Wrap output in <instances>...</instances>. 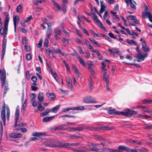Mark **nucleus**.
<instances>
[{
    "instance_id": "54",
    "label": "nucleus",
    "mask_w": 152,
    "mask_h": 152,
    "mask_svg": "<svg viewBox=\"0 0 152 152\" xmlns=\"http://www.w3.org/2000/svg\"><path fill=\"white\" fill-rule=\"evenodd\" d=\"M76 40L77 42L79 43L81 45H83V43L82 41L80 40L79 38H76Z\"/></svg>"
},
{
    "instance_id": "38",
    "label": "nucleus",
    "mask_w": 152,
    "mask_h": 152,
    "mask_svg": "<svg viewBox=\"0 0 152 152\" xmlns=\"http://www.w3.org/2000/svg\"><path fill=\"white\" fill-rule=\"evenodd\" d=\"M19 110H16L15 113V119H19Z\"/></svg>"
},
{
    "instance_id": "29",
    "label": "nucleus",
    "mask_w": 152,
    "mask_h": 152,
    "mask_svg": "<svg viewBox=\"0 0 152 152\" xmlns=\"http://www.w3.org/2000/svg\"><path fill=\"white\" fill-rule=\"evenodd\" d=\"M16 11L17 12H20L23 10L22 6L20 4L18 5L16 9Z\"/></svg>"
},
{
    "instance_id": "56",
    "label": "nucleus",
    "mask_w": 152,
    "mask_h": 152,
    "mask_svg": "<svg viewBox=\"0 0 152 152\" xmlns=\"http://www.w3.org/2000/svg\"><path fill=\"white\" fill-rule=\"evenodd\" d=\"M75 32L78 35H79V37H82V36H83V34L81 33H80L79 31L77 29H76V30H75Z\"/></svg>"
},
{
    "instance_id": "33",
    "label": "nucleus",
    "mask_w": 152,
    "mask_h": 152,
    "mask_svg": "<svg viewBox=\"0 0 152 152\" xmlns=\"http://www.w3.org/2000/svg\"><path fill=\"white\" fill-rule=\"evenodd\" d=\"M54 32L55 33V35H61V31L58 28H56L54 31Z\"/></svg>"
},
{
    "instance_id": "7",
    "label": "nucleus",
    "mask_w": 152,
    "mask_h": 152,
    "mask_svg": "<svg viewBox=\"0 0 152 152\" xmlns=\"http://www.w3.org/2000/svg\"><path fill=\"white\" fill-rule=\"evenodd\" d=\"M142 50L145 52L150 51V49L149 48L146 46V43L145 40L142 42Z\"/></svg>"
},
{
    "instance_id": "44",
    "label": "nucleus",
    "mask_w": 152,
    "mask_h": 152,
    "mask_svg": "<svg viewBox=\"0 0 152 152\" xmlns=\"http://www.w3.org/2000/svg\"><path fill=\"white\" fill-rule=\"evenodd\" d=\"M107 69H102L101 70L102 76L106 75H108L107 74Z\"/></svg>"
},
{
    "instance_id": "43",
    "label": "nucleus",
    "mask_w": 152,
    "mask_h": 152,
    "mask_svg": "<svg viewBox=\"0 0 152 152\" xmlns=\"http://www.w3.org/2000/svg\"><path fill=\"white\" fill-rule=\"evenodd\" d=\"M49 41L48 39H45L44 43V46L45 47H48V46Z\"/></svg>"
},
{
    "instance_id": "12",
    "label": "nucleus",
    "mask_w": 152,
    "mask_h": 152,
    "mask_svg": "<svg viewBox=\"0 0 152 152\" xmlns=\"http://www.w3.org/2000/svg\"><path fill=\"white\" fill-rule=\"evenodd\" d=\"M55 117V116H53L50 117H47L44 118L42 120L43 122H46L52 120Z\"/></svg>"
},
{
    "instance_id": "22",
    "label": "nucleus",
    "mask_w": 152,
    "mask_h": 152,
    "mask_svg": "<svg viewBox=\"0 0 152 152\" xmlns=\"http://www.w3.org/2000/svg\"><path fill=\"white\" fill-rule=\"evenodd\" d=\"M60 107V105H57L55 107H53L52 110H50V112L54 113H56Z\"/></svg>"
},
{
    "instance_id": "39",
    "label": "nucleus",
    "mask_w": 152,
    "mask_h": 152,
    "mask_svg": "<svg viewBox=\"0 0 152 152\" xmlns=\"http://www.w3.org/2000/svg\"><path fill=\"white\" fill-rule=\"evenodd\" d=\"M22 42L23 45H26L27 44V41L26 37H23L22 39Z\"/></svg>"
},
{
    "instance_id": "36",
    "label": "nucleus",
    "mask_w": 152,
    "mask_h": 152,
    "mask_svg": "<svg viewBox=\"0 0 152 152\" xmlns=\"http://www.w3.org/2000/svg\"><path fill=\"white\" fill-rule=\"evenodd\" d=\"M73 110H85V107L83 106H81L80 107H75L73 108Z\"/></svg>"
},
{
    "instance_id": "9",
    "label": "nucleus",
    "mask_w": 152,
    "mask_h": 152,
    "mask_svg": "<svg viewBox=\"0 0 152 152\" xmlns=\"http://www.w3.org/2000/svg\"><path fill=\"white\" fill-rule=\"evenodd\" d=\"M46 95L49 98V100L51 101H53L56 97L55 94L53 93H47Z\"/></svg>"
},
{
    "instance_id": "24",
    "label": "nucleus",
    "mask_w": 152,
    "mask_h": 152,
    "mask_svg": "<svg viewBox=\"0 0 152 152\" xmlns=\"http://www.w3.org/2000/svg\"><path fill=\"white\" fill-rule=\"evenodd\" d=\"M50 112V111L49 109H47L44 112L41 113V116L43 117L45 115H48V113Z\"/></svg>"
},
{
    "instance_id": "64",
    "label": "nucleus",
    "mask_w": 152,
    "mask_h": 152,
    "mask_svg": "<svg viewBox=\"0 0 152 152\" xmlns=\"http://www.w3.org/2000/svg\"><path fill=\"white\" fill-rule=\"evenodd\" d=\"M144 129H152V125L145 127Z\"/></svg>"
},
{
    "instance_id": "3",
    "label": "nucleus",
    "mask_w": 152,
    "mask_h": 152,
    "mask_svg": "<svg viewBox=\"0 0 152 152\" xmlns=\"http://www.w3.org/2000/svg\"><path fill=\"white\" fill-rule=\"evenodd\" d=\"M92 14L93 15V18L94 20L96 23L99 24H97L98 25L100 26L102 29L104 30L105 28L103 25L100 22V20L98 19L97 17L94 13V12H92Z\"/></svg>"
},
{
    "instance_id": "20",
    "label": "nucleus",
    "mask_w": 152,
    "mask_h": 152,
    "mask_svg": "<svg viewBox=\"0 0 152 152\" xmlns=\"http://www.w3.org/2000/svg\"><path fill=\"white\" fill-rule=\"evenodd\" d=\"M66 83L68 86L70 88L72 91H73L74 89L72 86V81L70 80H66Z\"/></svg>"
},
{
    "instance_id": "27",
    "label": "nucleus",
    "mask_w": 152,
    "mask_h": 152,
    "mask_svg": "<svg viewBox=\"0 0 152 152\" xmlns=\"http://www.w3.org/2000/svg\"><path fill=\"white\" fill-rule=\"evenodd\" d=\"M125 150L127 151H132V152H137V150L136 149H132L130 148L125 146Z\"/></svg>"
},
{
    "instance_id": "30",
    "label": "nucleus",
    "mask_w": 152,
    "mask_h": 152,
    "mask_svg": "<svg viewBox=\"0 0 152 152\" xmlns=\"http://www.w3.org/2000/svg\"><path fill=\"white\" fill-rule=\"evenodd\" d=\"M91 62H92V61H88L87 62V64L88 66V69L93 68V66H94V65Z\"/></svg>"
},
{
    "instance_id": "45",
    "label": "nucleus",
    "mask_w": 152,
    "mask_h": 152,
    "mask_svg": "<svg viewBox=\"0 0 152 152\" xmlns=\"http://www.w3.org/2000/svg\"><path fill=\"white\" fill-rule=\"evenodd\" d=\"M108 35L111 38L114 39H117V37H116L112 33L110 32L108 33Z\"/></svg>"
},
{
    "instance_id": "46",
    "label": "nucleus",
    "mask_w": 152,
    "mask_h": 152,
    "mask_svg": "<svg viewBox=\"0 0 152 152\" xmlns=\"http://www.w3.org/2000/svg\"><path fill=\"white\" fill-rule=\"evenodd\" d=\"M106 150L109 152H117V151L116 150H114L113 149L109 148H106Z\"/></svg>"
},
{
    "instance_id": "11",
    "label": "nucleus",
    "mask_w": 152,
    "mask_h": 152,
    "mask_svg": "<svg viewBox=\"0 0 152 152\" xmlns=\"http://www.w3.org/2000/svg\"><path fill=\"white\" fill-rule=\"evenodd\" d=\"M101 4V9L100 10L99 12L100 13H103L105 10L106 7L105 5L104 4V2L102 1H100Z\"/></svg>"
},
{
    "instance_id": "23",
    "label": "nucleus",
    "mask_w": 152,
    "mask_h": 152,
    "mask_svg": "<svg viewBox=\"0 0 152 152\" xmlns=\"http://www.w3.org/2000/svg\"><path fill=\"white\" fill-rule=\"evenodd\" d=\"M103 80L106 82V83H109V75L108 74L106 75L102 76Z\"/></svg>"
},
{
    "instance_id": "19",
    "label": "nucleus",
    "mask_w": 152,
    "mask_h": 152,
    "mask_svg": "<svg viewBox=\"0 0 152 152\" xmlns=\"http://www.w3.org/2000/svg\"><path fill=\"white\" fill-rule=\"evenodd\" d=\"M129 142L131 143L135 144L137 145H141L142 142L140 141H139L138 140H129Z\"/></svg>"
},
{
    "instance_id": "2",
    "label": "nucleus",
    "mask_w": 152,
    "mask_h": 152,
    "mask_svg": "<svg viewBox=\"0 0 152 152\" xmlns=\"http://www.w3.org/2000/svg\"><path fill=\"white\" fill-rule=\"evenodd\" d=\"M148 55V54L146 53H144L143 54L140 53H138L137 55L135 56V57L138 58L137 62H140L143 61Z\"/></svg>"
},
{
    "instance_id": "58",
    "label": "nucleus",
    "mask_w": 152,
    "mask_h": 152,
    "mask_svg": "<svg viewBox=\"0 0 152 152\" xmlns=\"http://www.w3.org/2000/svg\"><path fill=\"white\" fill-rule=\"evenodd\" d=\"M20 129L23 133L26 132L27 131V129L25 128H20Z\"/></svg>"
},
{
    "instance_id": "6",
    "label": "nucleus",
    "mask_w": 152,
    "mask_h": 152,
    "mask_svg": "<svg viewBox=\"0 0 152 152\" xmlns=\"http://www.w3.org/2000/svg\"><path fill=\"white\" fill-rule=\"evenodd\" d=\"M83 102L87 103H96V101L95 99L93 100H91V96H89L85 97L83 100Z\"/></svg>"
},
{
    "instance_id": "21",
    "label": "nucleus",
    "mask_w": 152,
    "mask_h": 152,
    "mask_svg": "<svg viewBox=\"0 0 152 152\" xmlns=\"http://www.w3.org/2000/svg\"><path fill=\"white\" fill-rule=\"evenodd\" d=\"M99 128V129L100 130H110L113 129V127H110L107 126H102Z\"/></svg>"
},
{
    "instance_id": "51",
    "label": "nucleus",
    "mask_w": 152,
    "mask_h": 152,
    "mask_svg": "<svg viewBox=\"0 0 152 152\" xmlns=\"http://www.w3.org/2000/svg\"><path fill=\"white\" fill-rule=\"evenodd\" d=\"M137 107L138 108H141L144 109H148V107L147 106L138 105L137 106Z\"/></svg>"
},
{
    "instance_id": "1",
    "label": "nucleus",
    "mask_w": 152,
    "mask_h": 152,
    "mask_svg": "<svg viewBox=\"0 0 152 152\" xmlns=\"http://www.w3.org/2000/svg\"><path fill=\"white\" fill-rule=\"evenodd\" d=\"M104 109L107 110V113L108 114L111 115H122L127 117H130L133 115L138 114L137 111L132 110L129 109H126L124 111L121 112L117 111L115 109L112 108L111 107L108 108H105Z\"/></svg>"
},
{
    "instance_id": "35",
    "label": "nucleus",
    "mask_w": 152,
    "mask_h": 152,
    "mask_svg": "<svg viewBox=\"0 0 152 152\" xmlns=\"http://www.w3.org/2000/svg\"><path fill=\"white\" fill-rule=\"evenodd\" d=\"M67 5L63 4L62 5V10L64 14H65L66 12Z\"/></svg>"
},
{
    "instance_id": "13",
    "label": "nucleus",
    "mask_w": 152,
    "mask_h": 152,
    "mask_svg": "<svg viewBox=\"0 0 152 152\" xmlns=\"http://www.w3.org/2000/svg\"><path fill=\"white\" fill-rule=\"evenodd\" d=\"M45 134L44 133H40L38 132H33L32 136L35 137H40L41 136H45Z\"/></svg>"
},
{
    "instance_id": "63",
    "label": "nucleus",
    "mask_w": 152,
    "mask_h": 152,
    "mask_svg": "<svg viewBox=\"0 0 152 152\" xmlns=\"http://www.w3.org/2000/svg\"><path fill=\"white\" fill-rule=\"evenodd\" d=\"M31 19H32V16L31 15H30L29 17L27 18L25 20V22H29Z\"/></svg>"
},
{
    "instance_id": "49",
    "label": "nucleus",
    "mask_w": 152,
    "mask_h": 152,
    "mask_svg": "<svg viewBox=\"0 0 152 152\" xmlns=\"http://www.w3.org/2000/svg\"><path fill=\"white\" fill-rule=\"evenodd\" d=\"M53 4L54 6L58 10H60L61 9V8L60 7V6L56 2L54 3V4Z\"/></svg>"
},
{
    "instance_id": "5",
    "label": "nucleus",
    "mask_w": 152,
    "mask_h": 152,
    "mask_svg": "<svg viewBox=\"0 0 152 152\" xmlns=\"http://www.w3.org/2000/svg\"><path fill=\"white\" fill-rule=\"evenodd\" d=\"M6 72L5 71L4 69H3L1 78V79L2 81L1 87L2 88H3L4 85L5 84L6 78Z\"/></svg>"
},
{
    "instance_id": "31",
    "label": "nucleus",
    "mask_w": 152,
    "mask_h": 152,
    "mask_svg": "<svg viewBox=\"0 0 152 152\" xmlns=\"http://www.w3.org/2000/svg\"><path fill=\"white\" fill-rule=\"evenodd\" d=\"M70 138L72 139H82L83 138V137L82 136H79L76 135H72L70 136Z\"/></svg>"
},
{
    "instance_id": "47",
    "label": "nucleus",
    "mask_w": 152,
    "mask_h": 152,
    "mask_svg": "<svg viewBox=\"0 0 152 152\" xmlns=\"http://www.w3.org/2000/svg\"><path fill=\"white\" fill-rule=\"evenodd\" d=\"M74 130L75 131H82L84 129V128L83 127L74 128Z\"/></svg>"
},
{
    "instance_id": "18",
    "label": "nucleus",
    "mask_w": 152,
    "mask_h": 152,
    "mask_svg": "<svg viewBox=\"0 0 152 152\" xmlns=\"http://www.w3.org/2000/svg\"><path fill=\"white\" fill-rule=\"evenodd\" d=\"M38 99L39 102H42L44 99L43 94L42 93L40 92L38 94Z\"/></svg>"
},
{
    "instance_id": "10",
    "label": "nucleus",
    "mask_w": 152,
    "mask_h": 152,
    "mask_svg": "<svg viewBox=\"0 0 152 152\" xmlns=\"http://www.w3.org/2000/svg\"><path fill=\"white\" fill-rule=\"evenodd\" d=\"M9 136L12 138H19L21 137L22 134L20 133H12L9 134Z\"/></svg>"
},
{
    "instance_id": "28",
    "label": "nucleus",
    "mask_w": 152,
    "mask_h": 152,
    "mask_svg": "<svg viewBox=\"0 0 152 152\" xmlns=\"http://www.w3.org/2000/svg\"><path fill=\"white\" fill-rule=\"evenodd\" d=\"M95 138L99 140H101L102 141L105 140V139L101 136L98 135H96L94 136Z\"/></svg>"
},
{
    "instance_id": "61",
    "label": "nucleus",
    "mask_w": 152,
    "mask_h": 152,
    "mask_svg": "<svg viewBox=\"0 0 152 152\" xmlns=\"http://www.w3.org/2000/svg\"><path fill=\"white\" fill-rule=\"evenodd\" d=\"M119 6L118 4H117L114 7L113 10L115 11H117L118 10Z\"/></svg>"
},
{
    "instance_id": "26",
    "label": "nucleus",
    "mask_w": 152,
    "mask_h": 152,
    "mask_svg": "<svg viewBox=\"0 0 152 152\" xmlns=\"http://www.w3.org/2000/svg\"><path fill=\"white\" fill-rule=\"evenodd\" d=\"M10 18L9 17V15H7L5 18L4 25L8 26Z\"/></svg>"
},
{
    "instance_id": "34",
    "label": "nucleus",
    "mask_w": 152,
    "mask_h": 152,
    "mask_svg": "<svg viewBox=\"0 0 152 152\" xmlns=\"http://www.w3.org/2000/svg\"><path fill=\"white\" fill-rule=\"evenodd\" d=\"M78 58H79V62L80 63L82 64L83 66H86V64L85 62L83 60V59L80 57H78Z\"/></svg>"
},
{
    "instance_id": "50",
    "label": "nucleus",
    "mask_w": 152,
    "mask_h": 152,
    "mask_svg": "<svg viewBox=\"0 0 152 152\" xmlns=\"http://www.w3.org/2000/svg\"><path fill=\"white\" fill-rule=\"evenodd\" d=\"M31 55L30 53H27L26 56V58L27 60H30L31 58Z\"/></svg>"
},
{
    "instance_id": "42",
    "label": "nucleus",
    "mask_w": 152,
    "mask_h": 152,
    "mask_svg": "<svg viewBox=\"0 0 152 152\" xmlns=\"http://www.w3.org/2000/svg\"><path fill=\"white\" fill-rule=\"evenodd\" d=\"M125 146H123L121 145H120L118 146V152H120V151L121 150V151H123L125 150Z\"/></svg>"
},
{
    "instance_id": "25",
    "label": "nucleus",
    "mask_w": 152,
    "mask_h": 152,
    "mask_svg": "<svg viewBox=\"0 0 152 152\" xmlns=\"http://www.w3.org/2000/svg\"><path fill=\"white\" fill-rule=\"evenodd\" d=\"M53 51L56 54L59 53L60 54L62 55L63 56L64 55V54L62 52L61 50L60 49H58L57 50L53 49Z\"/></svg>"
},
{
    "instance_id": "52",
    "label": "nucleus",
    "mask_w": 152,
    "mask_h": 152,
    "mask_svg": "<svg viewBox=\"0 0 152 152\" xmlns=\"http://www.w3.org/2000/svg\"><path fill=\"white\" fill-rule=\"evenodd\" d=\"M25 48L26 51L27 52L29 51L30 50V47L28 45H25Z\"/></svg>"
},
{
    "instance_id": "59",
    "label": "nucleus",
    "mask_w": 152,
    "mask_h": 152,
    "mask_svg": "<svg viewBox=\"0 0 152 152\" xmlns=\"http://www.w3.org/2000/svg\"><path fill=\"white\" fill-rule=\"evenodd\" d=\"M113 51H114L115 53L116 54L118 55H120L121 54V52L117 49H114L113 50Z\"/></svg>"
},
{
    "instance_id": "41",
    "label": "nucleus",
    "mask_w": 152,
    "mask_h": 152,
    "mask_svg": "<svg viewBox=\"0 0 152 152\" xmlns=\"http://www.w3.org/2000/svg\"><path fill=\"white\" fill-rule=\"evenodd\" d=\"M59 130H64L68 129V127L65 125L59 126Z\"/></svg>"
},
{
    "instance_id": "55",
    "label": "nucleus",
    "mask_w": 152,
    "mask_h": 152,
    "mask_svg": "<svg viewBox=\"0 0 152 152\" xmlns=\"http://www.w3.org/2000/svg\"><path fill=\"white\" fill-rule=\"evenodd\" d=\"M26 78L27 80H29L30 78V75L29 74V72L28 71H27L26 72Z\"/></svg>"
},
{
    "instance_id": "32",
    "label": "nucleus",
    "mask_w": 152,
    "mask_h": 152,
    "mask_svg": "<svg viewBox=\"0 0 152 152\" xmlns=\"http://www.w3.org/2000/svg\"><path fill=\"white\" fill-rule=\"evenodd\" d=\"M38 110L40 111H42L45 110V107L42 106L40 103L39 104V105L37 107Z\"/></svg>"
},
{
    "instance_id": "62",
    "label": "nucleus",
    "mask_w": 152,
    "mask_h": 152,
    "mask_svg": "<svg viewBox=\"0 0 152 152\" xmlns=\"http://www.w3.org/2000/svg\"><path fill=\"white\" fill-rule=\"evenodd\" d=\"M78 50L80 53V54H83L84 53L83 52V50L81 48V47L80 46H78L77 47Z\"/></svg>"
},
{
    "instance_id": "8",
    "label": "nucleus",
    "mask_w": 152,
    "mask_h": 152,
    "mask_svg": "<svg viewBox=\"0 0 152 152\" xmlns=\"http://www.w3.org/2000/svg\"><path fill=\"white\" fill-rule=\"evenodd\" d=\"M7 42H3L2 50V59H3L5 53V50Z\"/></svg>"
},
{
    "instance_id": "37",
    "label": "nucleus",
    "mask_w": 152,
    "mask_h": 152,
    "mask_svg": "<svg viewBox=\"0 0 152 152\" xmlns=\"http://www.w3.org/2000/svg\"><path fill=\"white\" fill-rule=\"evenodd\" d=\"M92 80L91 79V78L90 80H89V90L91 91L92 90L93 88V83L91 81Z\"/></svg>"
},
{
    "instance_id": "53",
    "label": "nucleus",
    "mask_w": 152,
    "mask_h": 152,
    "mask_svg": "<svg viewBox=\"0 0 152 152\" xmlns=\"http://www.w3.org/2000/svg\"><path fill=\"white\" fill-rule=\"evenodd\" d=\"M4 28L3 27H1L0 29V35L2 36L4 34Z\"/></svg>"
},
{
    "instance_id": "15",
    "label": "nucleus",
    "mask_w": 152,
    "mask_h": 152,
    "mask_svg": "<svg viewBox=\"0 0 152 152\" xmlns=\"http://www.w3.org/2000/svg\"><path fill=\"white\" fill-rule=\"evenodd\" d=\"M70 146L69 143H62V144L58 145V148H68Z\"/></svg>"
},
{
    "instance_id": "60",
    "label": "nucleus",
    "mask_w": 152,
    "mask_h": 152,
    "mask_svg": "<svg viewBox=\"0 0 152 152\" xmlns=\"http://www.w3.org/2000/svg\"><path fill=\"white\" fill-rule=\"evenodd\" d=\"M123 29L125 30L128 33L129 35H131V36H133V34H132V33H131L130 32V30L129 29H128V28H126L125 27L124 29Z\"/></svg>"
},
{
    "instance_id": "4",
    "label": "nucleus",
    "mask_w": 152,
    "mask_h": 152,
    "mask_svg": "<svg viewBox=\"0 0 152 152\" xmlns=\"http://www.w3.org/2000/svg\"><path fill=\"white\" fill-rule=\"evenodd\" d=\"M1 118L2 121L3 122L4 125H5L6 124V118H5V104L3 106L2 110L1 113Z\"/></svg>"
},
{
    "instance_id": "14",
    "label": "nucleus",
    "mask_w": 152,
    "mask_h": 152,
    "mask_svg": "<svg viewBox=\"0 0 152 152\" xmlns=\"http://www.w3.org/2000/svg\"><path fill=\"white\" fill-rule=\"evenodd\" d=\"M52 32V28L51 27H48L46 32V36L48 38H50V36Z\"/></svg>"
},
{
    "instance_id": "57",
    "label": "nucleus",
    "mask_w": 152,
    "mask_h": 152,
    "mask_svg": "<svg viewBox=\"0 0 152 152\" xmlns=\"http://www.w3.org/2000/svg\"><path fill=\"white\" fill-rule=\"evenodd\" d=\"M72 68L73 70H74L75 72L78 71V69L75 65L73 64L72 65Z\"/></svg>"
},
{
    "instance_id": "17",
    "label": "nucleus",
    "mask_w": 152,
    "mask_h": 152,
    "mask_svg": "<svg viewBox=\"0 0 152 152\" xmlns=\"http://www.w3.org/2000/svg\"><path fill=\"white\" fill-rule=\"evenodd\" d=\"M20 19L19 16L18 15L14 16H13V22L14 26H16L17 23H18L19 22Z\"/></svg>"
},
{
    "instance_id": "48",
    "label": "nucleus",
    "mask_w": 152,
    "mask_h": 152,
    "mask_svg": "<svg viewBox=\"0 0 152 152\" xmlns=\"http://www.w3.org/2000/svg\"><path fill=\"white\" fill-rule=\"evenodd\" d=\"M71 110H73V108H71L70 107L67 108H64L62 110V112H66L67 111H68Z\"/></svg>"
},
{
    "instance_id": "16",
    "label": "nucleus",
    "mask_w": 152,
    "mask_h": 152,
    "mask_svg": "<svg viewBox=\"0 0 152 152\" xmlns=\"http://www.w3.org/2000/svg\"><path fill=\"white\" fill-rule=\"evenodd\" d=\"M143 17L144 18H148L151 15V13L150 12L144 11L142 14Z\"/></svg>"
},
{
    "instance_id": "40",
    "label": "nucleus",
    "mask_w": 152,
    "mask_h": 152,
    "mask_svg": "<svg viewBox=\"0 0 152 152\" xmlns=\"http://www.w3.org/2000/svg\"><path fill=\"white\" fill-rule=\"evenodd\" d=\"M31 95H32L33 96V98L31 99V100L30 101V102L31 103H33L35 102V97L36 96V95L34 93H32L31 94Z\"/></svg>"
}]
</instances>
